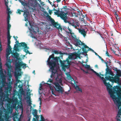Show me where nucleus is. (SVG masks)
<instances>
[{
	"label": "nucleus",
	"mask_w": 121,
	"mask_h": 121,
	"mask_svg": "<svg viewBox=\"0 0 121 121\" xmlns=\"http://www.w3.org/2000/svg\"><path fill=\"white\" fill-rule=\"evenodd\" d=\"M59 60L60 62L62 61L60 59V57H55L54 54H52L51 55L49 56L47 61V65L50 67V69L52 70V73L50 76L51 78L55 77V74H56L57 70L55 69L54 68L58 63Z\"/></svg>",
	"instance_id": "obj_1"
},
{
	"label": "nucleus",
	"mask_w": 121,
	"mask_h": 121,
	"mask_svg": "<svg viewBox=\"0 0 121 121\" xmlns=\"http://www.w3.org/2000/svg\"><path fill=\"white\" fill-rule=\"evenodd\" d=\"M104 83L107 87V91L112 99H114L117 97L115 95L116 94L118 97H121V88H120L118 85L114 86L112 87L109 82H107L104 79Z\"/></svg>",
	"instance_id": "obj_2"
},
{
	"label": "nucleus",
	"mask_w": 121,
	"mask_h": 121,
	"mask_svg": "<svg viewBox=\"0 0 121 121\" xmlns=\"http://www.w3.org/2000/svg\"><path fill=\"white\" fill-rule=\"evenodd\" d=\"M12 87L10 85H9L5 88V93L2 92L0 94V100H1V102L3 104V101H6L7 99L9 98V94H10L11 91Z\"/></svg>",
	"instance_id": "obj_3"
},
{
	"label": "nucleus",
	"mask_w": 121,
	"mask_h": 121,
	"mask_svg": "<svg viewBox=\"0 0 121 121\" xmlns=\"http://www.w3.org/2000/svg\"><path fill=\"white\" fill-rule=\"evenodd\" d=\"M112 99L119 109L116 118L120 117L121 118V97Z\"/></svg>",
	"instance_id": "obj_4"
},
{
	"label": "nucleus",
	"mask_w": 121,
	"mask_h": 121,
	"mask_svg": "<svg viewBox=\"0 0 121 121\" xmlns=\"http://www.w3.org/2000/svg\"><path fill=\"white\" fill-rule=\"evenodd\" d=\"M105 79H104L103 77L101 78V79L103 82L104 79L106 80H106H109L112 83L115 82L117 83H120V77L116 75L114 77H111L110 76H105Z\"/></svg>",
	"instance_id": "obj_5"
},
{
	"label": "nucleus",
	"mask_w": 121,
	"mask_h": 121,
	"mask_svg": "<svg viewBox=\"0 0 121 121\" xmlns=\"http://www.w3.org/2000/svg\"><path fill=\"white\" fill-rule=\"evenodd\" d=\"M12 62V61L9 59L7 60L5 64L6 66L7 67V75L10 78H11L12 76L11 72H12L13 69L11 65Z\"/></svg>",
	"instance_id": "obj_6"
},
{
	"label": "nucleus",
	"mask_w": 121,
	"mask_h": 121,
	"mask_svg": "<svg viewBox=\"0 0 121 121\" xmlns=\"http://www.w3.org/2000/svg\"><path fill=\"white\" fill-rule=\"evenodd\" d=\"M44 13L46 17H48L50 19L52 24V25L55 27L59 30L60 29L61 31L62 30V28L60 25H59L58 22H56L50 16L48 13L46 11L44 12Z\"/></svg>",
	"instance_id": "obj_7"
},
{
	"label": "nucleus",
	"mask_w": 121,
	"mask_h": 121,
	"mask_svg": "<svg viewBox=\"0 0 121 121\" xmlns=\"http://www.w3.org/2000/svg\"><path fill=\"white\" fill-rule=\"evenodd\" d=\"M16 41L17 43L18 44V47H23L24 48V51L26 54L28 53L30 54H31L28 51V49H29V47H27V44H26L25 43L22 42L21 43H19V41L18 40Z\"/></svg>",
	"instance_id": "obj_8"
},
{
	"label": "nucleus",
	"mask_w": 121,
	"mask_h": 121,
	"mask_svg": "<svg viewBox=\"0 0 121 121\" xmlns=\"http://www.w3.org/2000/svg\"><path fill=\"white\" fill-rule=\"evenodd\" d=\"M26 65L25 64L23 63L22 62L18 61L15 64L16 69V70H21V67L24 69H25L26 67Z\"/></svg>",
	"instance_id": "obj_9"
},
{
	"label": "nucleus",
	"mask_w": 121,
	"mask_h": 121,
	"mask_svg": "<svg viewBox=\"0 0 121 121\" xmlns=\"http://www.w3.org/2000/svg\"><path fill=\"white\" fill-rule=\"evenodd\" d=\"M78 55V54L76 52H74L71 55L69 56L68 57L66 58V60H63V63H65L67 62L66 63H67L68 65H70V61L69 60V59H74V56H76Z\"/></svg>",
	"instance_id": "obj_10"
},
{
	"label": "nucleus",
	"mask_w": 121,
	"mask_h": 121,
	"mask_svg": "<svg viewBox=\"0 0 121 121\" xmlns=\"http://www.w3.org/2000/svg\"><path fill=\"white\" fill-rule=\"evenodd\" d=\"M55 87V88L57 91L60 92L62 93L64 91L62 87L61 86L58 82H55L54 84Z\"/></svg>",
	"instance_id": "obj_11"
},
{
	"label": "nucleus",
	"mask_w": 121,
	"mask_h": 121,
	"mask_svg": "<svg viewBox=\"0 0 121 121\" xmlns=\"http://www.w3.org/2000/svg\"><path fill=\"white\" fill-rule=\"evenodd\" d=\"M67 13H65L64 11L61 10L60 13H59V16L61 18L64 20V22L65 23H67L68 21H67V17L66 15Z\"/></svg>",
	"instance_id": "obj_12"
},
{
	"label": "nucleus",
	"mask_w": 121,
	"mask_h": 121,
	"mask_svg": "<svg viewBox=\"0 0 121 121\" xmlns=\"http://www.w3.org/2000/svg\"><path fill=\"white\" fill-rule=\"evenodd\" d=\"M82 50L83 51V53L86 54V55H87V52L89 51H91L93 52H95L93 50L89 48V47L86 45L84 47H82Z\"/></svg>",
	"instance_id": "obj_13"
},
{
	"label": "nucleus",
	"mask_w": 121,
	"mask_h": 121,
	"mask_svg": "<svg viewBox=\"0 0 121 121\" xmlns=\"http://www.w3.org/2000/svg\"><path fill=\"white\" fill-rule=\"evenodd\" d=\"M71 26L70 25L69 26H68L67 27V29L69 31V32L67 31H66V33H69L71 35V36L73 40L76 39H77L76 36L75 35L74 33H73L72 32V30L70 29V28Z\"/></svg>",
	"instance_id": "obj_14"
},
{
	"label": "nucleus",
	"mask_w": 121,
	"mask_h": 121,
	"mask_svg": "<svg viewBox=\"0 0 121 121\" xmlns=\"http://www.w3.org/2000/svg\"><path fill=\"white\" fill-rule=\"evenodd\" d=\"M21 12H24V13L23 15L25 18V21H26L27 20L28 18V17L29 15V12L28 11V10L26 9V10H20Z\"/></svg>",
	"instance_id": "obj_15"
},
{
	"label": "nucleus",
	"mask_w": 121,
	"mask_h": 121,
	"mask_svg": "<svg viewBox=\"0 0 121 121\" xmlns=\"http://www.w3.org/2000/svg\"><path fill=\"white\" fill-rule=\"evenodd\" d=\"M74 40L75 42V45L76 46H77L79 45H83V47H84V46L86 45H85L84 43H82L80 40L78 39L77 38Z\"/></svg>",
	"instance_id": "obj_16"
},
{
	"label": "nucleus",
	"mask_w": 121,
	"mask_h": 121,
	"mask_svg": "<svg viewBox=\"0 0 121 121\" xmlns=\"http://www.w3.org/2000/svg\"><path fill=\"white\" fill-rule=\"evenodd\" d=\"M13 121H20V119L18 117V114L16 112L13 114Z\"/></svg>",
	"instance_id": "obj_17"
},
{
	"label": "nucleus",
	"mask_w": 121,
	"mask_h": 121,
	"mask_svg": "<svg viewBox=\"0 0 121 121\" xmlns=\"http://www.w3.org/2000/svg\"><path fill=\"white\" fill-rule=\"evenodd\" d=\"M13 56L14 57V58H16L17 60H19L20 58H18L19 56V54L17 52H12L11 53Z\"/></svg>",
	"instance_id": "obj_18"
},
{
	"label": "nucleus",
	"mask_w": 121,
	"mask_h": 121,
	"mask_svg": "<svg viewBox=\"0 0 121 121\" xmlns=\"http://www.w3.org/2000/svg\"><path fill=\"white\" fill-rule=\"evenodd\" d=\"M78 30L79 32L84 37H85L86 36V33L84 29H78Z\"/></svg>",
	"instance_id": "obj_19"
},
{
	"label": "nucleus",
	"mask_w": 121,
	"mask_h": 121,
	"mask_svg": "<svg viewBox=\"0 0 121 121\" xmlns=\"http://www.w3.org/2000/svg\"><path fill=\"white\" fill-rule=\"evenodd\" d=\"M8 48L6 50L7 54L8 55H9L12 52L11 49L12 48L10 45H7Z\"/></svg>",
	"instance_id": "obj_20"
},
{
	"label": "nucleus",
	"mask_w": 121,
	"mask_h": 121,
	"mask_svg": "<svg viewBox=\"0 0 121 121\" xmlns=\"http://www.w3.org/2000/svg\"><path fill=\"white\" fill-rule=\"evenodd\" d=\"M19 2L21 3L22 5H23L24 7V8L25 9V7L27 6L28 5V4L27 2H24L22 0H19Z\"/></svg>",
	"instance_id": "obj_21"
},
{
	"label": "nucleus",
	"mask_w": 121,
	"mask_h": 121,
	"mask_svg": "<svg viewBox=\"0 0 121 121\" xmlns=\"http://www.w3.org/2000/svg\"><path fill=\"white\" fill-rule=\"evenodd\" d=\"M66 62L65 63H63V66L62 68L63 69L64 71L65 70V68H67L68 67V65H68L67 63H66Z\"/></svg>",
	"instance_id": "obj_22"
},
{
	"label": "nucleus",
	"mask_w": 121,
	"mask_h": 121,
	"mask_svg": "<svg viewBox=\"0 0 121 121\" xmlns=\"http://www.w3.org/2000/svg\"><path fill=\"white\" fill-rule=\"evenodd\" d=\"M106 71L105 75V76H107V74H108L110 72V71H111V70L108 68V67H107L106 69Z\"/></svg>",
	"instance_id": "obj_23"
},
{
	"label": "nucleus",
	"mask_w": 121,
	"mask_h": 121,
	"mask_svg": "<svg viewBox=\"0 0 121 121\" xmlns=\"http://www.w3.org/2000/svg\"><path fill=\"white\" fill-rule=\"evenodd\" d=\"M4 118L6 121H7L9 120V115L8 112H5L4 116Z\"/></svg>",
	"instance_id": "obj_24"
},
{
	"label": "nucleus",
	"mask_w": 121,
	"mask_h": 121,
	"mask_svg": "<svg viewBox=\"0 0 121 121\" xmlns=\"http://www.w3.org/2000/svg\"><path fill=\"white\" fill-rule=\"evenodd\" d=\"M4 77V74L2 69H0V77L1 78H3Z\"/></svg>",
	"instance_id": "obj_25"
},
{
	"label": "nucleus",
	"mask_w": 121,
	"mask_h": 121,
	"mask_svg": "<svg viewBox=\"0 0 121 121\" xmlns=\"http://www.w3.org/2000/svg\"><path fill=\"white\" fill-rule=\"evenodd\" d=\"M21 75V74L18 72L17 73H16L15 75V78L16 79H17L18 78V77Z\"/></svg>",
	"instance_id": "obj_26"
},
{
	"label": "nucleus",
	"mask_w": 121,
	"mask_h": 121,
	"mask_svg": "<svg viewBox=\"0 0 121 121\" xmlns=\"http://www.w3.org/2000/svg\"><path fill=\"white\" fill-rule=\"evenodd\" d=\"M54 53L55 54H61V51H58L54 50L53 51Z\"/></svg>",
	"instance_id": "obj_27"
},
{
	"label": "nucleus",
	"mask_w": 121,
	"mask_h": 121,
	"mask_svg": "<svg viewBox=\"0 0 121 121\" xmlns=\"http://www.w3.org/2000/svg\"><path fill=\"white\" fill-rule=\"evenodd\" d=\"M117 74L116 75H117L119 77H120L121 76V71L120 70H119L117 72Z\"/></svg>",
	"instance_id": "obj_28"
},
{
	"label": "nucleus",
	"mask_w": 121,
	"mask_h": 121,
	"mask_svg": "<svg viewBox=\"0 0 121 121\" xmlns=\"http://www.w3.org/2000/svg\"><path fill=\"white\" fill-rule=\"evenodd\" d=\"M56 81L59 83H61L62 82V80L61 78H56Z\"/></svg>",
	"instance_id": "obj_29"
},
{
	"label": "nucleus",
	"mask_w": 121,
	"mask_h": 121,
	"mask_svg": "<svg viewBox=\"0 0 121 121\" xmlns=\"http://www.w3.org/2000/svg\"><path fill=\"white\" fill-rule=\"evenodd\" d=\"M56 12H54L55 14L56 15H59V13L61 12V11H60L59 8H58L57 10H56Z\"/></svg>",
	"instance_id": "obj_30"
},
{
	"label": "nucleus",
	"mask_w": 121,
	"mask_h": 121,
	"mask_svg": "<svg viewBox=\"0 0 121 121\" xmlns=\"http://www.w3.org/2000/svg\"><path fill=\"white\" fill-rule=\"evenodd\" d=\"M10 16L9 14H8V17L7 19V23H9L10 22Z\"/></svg>",
	"instance_id": "obj_31"
},
{
	"label": "nucleus",
	"mask_w": 121,
	"mask_h": 121,
	"mask_svg": "<svg viewBox=\"0 0 121 121\" xmlns=\"http://www.w3.org/2000/svg\"><path fill=\"white\" fill-rule=\"evenodd\" d=\"M75 88L77 90L81 92H82V89L80 88L78 86H76Z\"/></svg>",
	"instance_id": "obj_32"
},
{
	"label": "nucleus",
	"mask_w": 121,
	"mask_h": 121,
	"mask_svg": "<svg viewBox=\"0 0 121 121\" xmlns=\"http://www.w3.org/2000/svg\"><path fill=\"white\" fill-rule=\"evenodd\" d=\"M27 98H29V99L28 100L29 105L30 106H31V101L30 99V96H29L28 97H27Z\"/></svg>",
	"instance_id": "obj_33"
},
{
	"label": "nucleus",
	"mask_w": 121,
	"mask_h": 121,
	"mask_svg": "<svg viewBox=\"0 0 121 121\" xmlns=\"http://www.w3.org/2000/svg\"><path fill=\"white\" fill-rule=\"evenodd\" d=\"M37 111H38L36 109L34 110L33 112V115L34 116L37 115Z\"/></svg>",
	"instance_id": "obj_34"
},
{
	"label": "nucleus",
	"mask_w": 121,
	"mask_h": 121,
	"mask_svg": "<svg viewBox=\"0 0 121 121\" xmlns=\"http://www.w3.org/2000/svg\"><path fill=\"white\" fill-rule=\"evenodd\" d=\"M72 26L77 29V27L78 26V25L77 24H76L74 22H73Z\"/></svg>",
	"instance_id": "obj_35"
},
{
	"label": "nucleus",
	"mask_w": 121,
	"mask_h": 121,
	"mask_svg": "<svg viewBox=\"0 0 121 121\" xmlns=\"http://www.w3.org/2000/svg\"><path fill=\"white\" fill-rule=\"evenodd\" d=\"M69 76H68V78L69 80H71V81H73L74 80L73 78L71 77L70 75H69Z\"/></svg>",
	"instance_id": "obj_36"
},
{
	"label": "nucleus",
	"mask_w": 121,
	"mask_h": 121,
	"mask_svg": "<svg viewBox=\"0 0 121 121\" xmlns=\"http://www.w3.org/2000/svg\"><path fill=\"white\" fill-rule=\"evenodd\" d=\"M9 23H7L8 26H7V30H10V28L11 27V25L9 23Z\"/></svg>",
	"instance_id": "obj_37"
},
{
	"label": "nucleus",
	"mask_w": 121,
	"mask_h": 121,
	"mask_svg": "<svg viewBox=\"0 0 121 121\" xmlns=\"http://www.w3.org/2000/svg\"><path fill=\"white\" fill-rule=\"evenodd\" d=\"M41 120H40V121H45V119L42 116L41 117Z\"/></svg>",
	"instance_id": "obj_38"
},
{
	"label": "nucleus",
	"mask_w": 121,
	"mask_h": 121,
	"mask_svg": "<svg viewBox=\"0 0 121 121\" xmlns=\"http://www.w3.org/2000/svg\"><path fill=\"white\" fill-rule=\"evenodd\" d=\"M85 68H86L89 69L90 68V66L89 65H86L85 66Z\"/></svg>",
	"instance_id": "obj_39"
},
{
	"label": "nucleus",
	"mask_w": 121,
	"mask_h": 121,
	"mask_svg": "<svg viewBox=\"0 0 121 121\" xmlns=\"http://www.w3.org/2000/svg\"><path fill=\"white\" fill-rule=\"evenodd\" d=\"M34 116L35 117L37 121H39V116H38L37 115H36L35 116Z\"/></svg>",
	"instance_id": "obj_40"
},
{
	"label": "nucleus",
	"mask_w": 121,
	"mask_h": 121,
	"mask_svg": "<svg viewBox=\"0 0 121 121\" xmlns=\"http://www.w3.org/2000/svg\"><path fill=\"white\" fill-rule=\"evenodd\" d=\"M92 4H94L97 2V0H91Z\"/></svg>",
	"instance_id": "obj_41"
},
{
	"label": "nucleus",
	"mask_w": 121,
	"mask_h": 121,
	"mask_svg": "<svg viewBox=\"0 0 121 121\" xmlns=\"http://www.w3.org/2000/svg\"><path fill=\"white\" fill-rule=\"evenodd\" d=\"M116 121H121V117H119L118 118H116Z\"/></svg>",
	"instance_id": "obj_42"
},
{
	"label": "nucleus",
	"mask_w": 121,
	"mask_h": 121,
	"mask_svg": "<svg viewBox=\"0 0 121 121\" xmlns=\"http://www.w3.org/2000/svg\"><path fill=\"white\" fill-rule=\"evenodd\" d=\"M108 74L111 75L112 76H113L115 75L111 71H110V72Z\"/></svg>",
	"instance_id": "obj_43"
},
{
	"label": "nucleus",
	"mask_w": 121,
	"mask_h": 121,
	"mask_svg": "<svg viewBox=\"0 0 121 121\" xmlns=\"http://www.w3.org/2000/svg\"><path fill=\"white\" fill-rule=\"evenodd\" d=\"M106 55L108 57H110V56H111V55H109V53H108L107 51H106Z\"/></svg>",
	"instance_id": "obj_44"
},
{
	"label": "nucleus",
	"mask_w": 121,
	"mask_h": 121,
	"mask_svg": "<svg viewBox=\"0 0 121 121\" xmlns=\"http://www.w3.org/2000/svg\"><path fill=\"white\" fill-rule=\"evenodd\" d=\"M4 0L5 1V5L6 6V7H8V2H7L6 1V0Z\"/></svg>",
	"instance_id": "obj_45"
},
{
	"label": "nucleus",
	"mask_w": 121,
	"mask_h": 121,
	"mask_svg": "<svg viewBox=\"0 0 121 121\" xmlns=\"http://www.w3.org/2000/svg\"><path fill=\"white\" fill-rule=\"evenodd\" d=\"M53 79H49L47 81V82L51 83L53 82Z\"/></svg>",
	"instance_id": "obj_46"
},
{
	"label": "nucleus",
	"mask_w": 121,
	"mask_h": 121,
	"mask_svg": "<svg viewBox=\"0 0 121 121\" xmlns=\"http://www.w3.org/2000/svg\"><path fill=\"white\" fill-rule=\"evenodd\" d=\"M11 36L10 35H7V38L8 40H10L11 38Z\"/></svg>",
	"instance_id": "obj_47"
},
{
	"label": "nucleus",
	"mask_w": 121,
	"mask_h": 121,
	"mask_svg": "<svg viewBox=\"0 0 121 121\" xmlns=\"http://www.w3.org/2000/svg\"><path fill=\"white\" fill-rule=\"evenodd\" d=\"M74 14V15H73V16H74L75 17H78V16H77V14H76V13H75L74 12H73L72 14Z\"/></svg>",
	"instance_id": "obj_48"
},
{
	"label": "nucleus",
	"mask_w": 121,
	"mask_h": 121,
	"mask_svg": "<svg viewBox=\"0 0 121 121\" xmlns=\"http://www.w3.org/2000/svg\"><path fill=\"white\" fill-rule=\"evenodd\" d=\"M114 11V14L115 15H116V16H117V17H118V15L117 14V12H116V11L115 10Z\"/></svg>",
	"instance_id": "obj_49"
},
{
	"label": "nucleus",
	"mask_w": 121,
	"mask_h": 121,
	"mask_svg": "<svg viewBox=\"0 0 121 121\" xmlns=\"http://www.w3.org/2000/svg\"><path fill=\"white\" fill-rule=\"evenodd\" d=\"M94 73H95L100 78H102L99 75V74L98 73H97L96 72H95Z\"/></svg>",
	"instance_id": "obj_50"
},
{
	"label": "nucleus",
	"mask_w": 121,
	"mask_h": 121,
	"mask_svg": "<svg viewBox=\"0 0 121 121\" xmlns=\"http://www.w3.org/2000/svg\"><path fill=\"white\" fill-rule=\"evenodd\" d=\"M10 40H8L7 45H10Z\"/></svg>",
	"instance_id": "obj_51"
},
{
	"label": "nucleus",
	"mask_w": 121,
	"mask_h": 121,
	"mask_svg": "<svg viewBox=\"0 0 121 121\" xmlns=\"http://www.w3.org/2000/svg\"><path fill=\"white\" fill-rule=\"evenodd\" d=\"M17 13H18L19 14H21V11H20V10L19 9H18L17 10Z\"/></svg>",
	"instance_id": "obj_52"
},
{
	"label": "nucleus",
	"mask_w": 121,
	"mask_h": 121,
	"mask_svg": "<svg viewBox=\"0 0 121 121\" xmlns=\"http://www.w3.org/2000/svg\"><path fill=\"white\" fill-rule=\"evenodd\" d=\"M111 48V51H112V52L114 53L115 54H116V55H117V54H116L115 53H116V51H114V50H113V49H112V48Z\"/></svg>",
	"instance_id": "obj_53"
},
{
	"label": "nucleus",
	"mask_w": 121,
	"mask_h": 121,
	"mask_svg": "<svg viewBox=\"0 0 121 121\" xmlns=\"http://www.w3.org/2000/svg\"><path fill=\"white\" fill-rule=\"evenodd\" d=\"M46 84L48 85L49 86L50 89H51V87H52L51 86V84L48 83L47 82L46 83Z\"/></svg>",
	"instance_id": "obj_54"
},
{
	"label": "nucleus",
	"mask_w": 121,
	"mask_h": 121,
	"mask_svg": "<svg viewBox=\"0 0 121 121\" xmlns=\"http://www.w3.org/2000/svg\"><path fill=\"white\" fill-rule=\"evenodd\" d=\"M52 10H49V13L50 15H51L52 13Z\"/></svg>",
	"instance_id": "obj_55"
},
{
	"label": "nucleus",
	"mask_w": 121,
	"mask_h": 121,
	"mask_svg": "<svg viewBox=\"0 0 121 121\" xmlns=\"http://www.w3.org/2000/svg\"><path fill=\"white\" fill-rule=\"evenodd\" d=\"M8 30V32H7V35H10V30Z\"/></svg>",
	"instance_id": "obj_56"
},
{
	"label": "nucleus",
	"mask_w": 121,
	"mask_h": 121,
	"mask_svg": "<svg viewBox=\"0 0 121 121\" xmlns=\"http://www.w3.org/2000/svg\"><path fill=\"white\" fill-rule=\"evenodd\" d=\"M18 48V46H16L15 45L14 47V49L16 51V50Z\"/></svg>",
	"instance_id": "obj_57"
},
{
	"label": "nucleus",
	"mask_w": 121,
	"mask_h": 121,
	"mask_svg": "<svg viewBox=\"0 0 121 121\" xmlns=\"http://www.w3.org/2000/svg\"><path fill=\"white\" fill-rule=\"evenodd\" d=\"M113 70L115 71L116 72L118 71V70H119L118 69H117V68H114V69H113Z\"/></svg>",
	"instance_id": "obj_58"
},
{
	"label": "nucleus",
	"mask_w": 121,
	"mask_h": 121,
	"mask_svg": "<svg viewBox=\"0 0 121 121\" xmlns=\"http://www.w3.org/2000/svg\"><path fill=\"white\" fill-rule=\"evenodd\" d=\"M115 47L118 50H119V47H117L116 45H115Z\"/></svg>",
	"instance_id": "obj_59"
},
{
	"label": "nucleus",
	"mask_w": 121,
	"mask_h": 121,
	"mask_svg": "<svg viewBox=\"0 0 121 121\" xmlns=\"http://www.w3.org/2000/svg\"><path fill=\"white\" fill-rule=\"evenodd\" d=\"M51 90H52V94L53 95H55V94H54V90L53 89H51Z\"/></svg>",
	"instance_id": "obj_60"
},
{
	"label": "nucleus",
	"mask_w": 121,
	"mask_h": 121,
	"mask_svg": "<svg viewBox=\"0 0 121 121\" xmlns=\"http://www.w3.org/2000/svg\"><path fill=\"white\" fill-rule=\"evenodd\" d=\"M99 57V58L101 59V60L103 61H104V60L99 55V56H98Z\"/></svg>",
	"instance_id": "obj_61"
},
{
	"label": "nucleus",
	"mask_w": 121,
	"mask_h": 121,
	"mask_svg": "<svg viewBox=\"0 0 121 121\" xmlns=\"http://www.w3.org/2000/svg\"><path fill=\"white\" fill-rule=\"evenodd\" d=\"M68 22L69 24L70 25H72V24L73 22H69L68 21V22H67V23Z\"/></svg>",
	"instance_id": "obj_62"
},
{
	"label": "nucleus",
	"mask_w": 121,
	"mask_h": 121,
	"mask_svg": "<svg viewBox=\"0 0 121 121\" xmlns=\"http://www.w3.org/2000/svg\"><path fill=\"white\" fill-rule=\"evenodd\" d=\"M81 21H82V22L83 21V22H84V23H85V20H84V18H82V19H81Z\"/></svg>",
	"instance_id": "obj_63"
},
{
	"label": "nucleus",
	"mask_w": 121,
	"mask_h": 121,
	"mask_svg": "<svg viewBox=\"0 0 121 121\" xmlns=\"http://www.w3.org/2000/svg\"><path fill=\"white\" fill-rule=\"evenodd\" d=\"M7 108H8V109L9 110L11 108V107L9 105V106L8 105L7 106Z\"/></svg>",
	"instance_id": "obj_64"
}]
</instances>
